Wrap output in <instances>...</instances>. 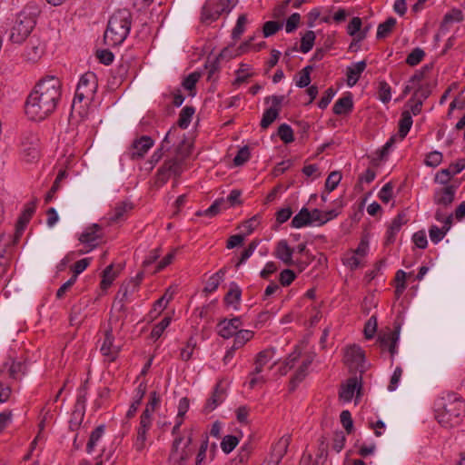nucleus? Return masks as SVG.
<instances>
[{
  "mask_svg": "<svg viewBox=\"0 0 465 465\" xmlns=\"http://www.w3.org/2000/svg\"><path fill=\"white\" fill-rule=\"evenodd\" d=\"M238 443L239 440L236 436L226 435L221 442V448L223 452L228 454L234 450Z\"/></svg>",
  "mask_w": 465,
  "mask_h": 465,
  "instance_id": "nucleus-50",
  "label": "nucleus"
},
{
  "mask_svg": "<svg viewBox=\"0 0 465 465\" xmlns=\"http://www.w3.org/2000/svg\"><path fill=\"white\" fill-rule=\"evenodd\" d=\"M35 212V203L34 202L28 203L25 206L24 211L22 212L21 215L18 218L17 224H16V233L20 234L25 230V226L31 220L33 214Z\"/></svg>",
  "mask_w": 465,
  "mask_h": 465,
  "instance_id": "nucleus-24",
  "label": "nucleus"
},
{
  "mask_svg": "<svg viewBox=\"0 0 465 465\" xmlns=\"http://www.w3.org/2000/svg\"><path fill=\"white\" fill-rule=\"evenodd\" d=\"M463 20L462 11L457 8L452 9L450 13H447L440 25V31L445 34L449 30V24L453 22H461Z\"/></svg>",
  "mask_w": 465,
  "mask_h": 465,
  "instance_id": "nucleus-29",
  "label": "nucleus"
},
{
  "mask_svg": "<svg viewBox=\"0 0 465 465\" xmlns=\"http://www.w3.org/2000/svg\"><path fill=\"white\" fill-rule=\"evenodd\" d=\"M315 38L316 35L313 31H307L301 39L300 51L303 54L310 52L313 47Z\"/></svg>",
  "mask_w": 465,
  "mask_h": 465,
  "instance_id": "nucleus-38",
  "label": "nucleus"
},
{
  "mask_svg": "<svg viewBox=\"0 0 465 465\" xmlns=\"http://www.w3.org/2000/svg\"><path fill=\"white\" fill-rule=\"evenodd\" d=\"M104 433V426L99 425L96 427L91 433L89 440L86 445V450L88 453H91L94 447L96 446L97 442L101 440Z\"/></svg>",
  "mask_w": 465,
  "mask_h": 465,
  "instance_id": "nucleus-37",
  "label": "nucleus"
},
{
  "mask_svg": "<svg viewBox=\"0 0 465 465\" xmlns=\"http://www.w3.org/2000/svg\"><path fill=\"white\" fill-rule=\"evenodd\" d=\"M353 101L351 95L349 94L340 99H338L333 107V114L337 115L347 114L352 111Z\"/></svg>",
  "mask_w": 465,
  "mask_h": 465,
  "instance_id": "nucleus-26",
  "label": "nucleus"
},
{
  "mask_svg": "<svg viewBox=\"0 0 465 465\" xmlns=\"http://www.w3.org/2000/svg\"><path fill=\"white\" fill-rule=\"evenodd\" d=\"M260 216L254 215L251 219L245 221L241 228L242 229L244 234H250L252 232V231L258 226L260 223Z\"/></svg>",
  "mask_w": 465,
  "mask_h": 465,
  "instance_id": "nucleus-62",
  "label": "nucleus"
},
{
  "mask_svg": "<svg viewBox=\"0 0 465 465\" xmlns=\"http://www.w3.org/2000/svg\"><path fill=\"white\" fill-rule=\"evenodd\" d=\"M341 423L342 424L347 434H351L353 430V421L351 419V412L349 411H342L341 415Z\"/></svg>",
  "mask_w": 465,
  "mask_h": 465,
  "instance_id": "nucleus-59",
  "label": "nucleus"
},
{
  "mask_svg": "<svg viewBox=\"0 0 465 465\" xmlns=\"http://www.w3.org/2000/svg\"><path fill=\"white\" fill-rule=\"evenodd\" d=\"M171 322V318L170 317H164L158 324H156L152 331H151V336L152 338L157 340L159 339L163 332L164 331V330L169 326Z\"/></svg>",
  "mask_w": 465,
  "mask_h": 465,
  "instance_id": "nucleus-52",
  "label": "nucleus"
},
{
  "mask_svg": "<svg viewBox=\"0 0 465 465\" xmlns=\"http://www.w3.org/2000/svg\"><path fill=\"white\" fill-rule=\"evenodd\" d=\"M247 23L246 15L242 14L239 15L236 25L232 30V35L233 39H237L244 32V26Z\"/></svg>",
  "mask_w": 465,
  "mask_h": 465,
  "instance_id": "nucleus-58",
  "label": "nucleus"
},
{
  "mask_svg": "<svg viewBox=\"0 0 465 465\" xmlns=\"http://www.w3.org/2000/svg\"><path fill=\"white\" fill-rule=\"evenodd\" d=\"M145 392H146V385L143 383H140L135 390V396H134V399L132 404L129 407V410L127 411L126 418L131 419L135 415V413L138 410V407L140 406Z\"/></svg>",
  "mask_w": 465,
  "mask_h": 465,
  "instance_id": "nucleus-28",
  "label": "nucleus"
},
{
  "mask_svg": "<svg viewBox=\"0 0 465 465\" xmlns=\"http://www.w3.org/2000/svg\"><path fill=\"white\" fill-rule=\"evenodd\" d=\"M432 91V85L429 83H426L424 84H420L417 87L415 90L412 100H420L423 102L426 100L431 94Z\"/></svg>",
  "mask_w": 465,
  "mask_h": 465,
  "instance_id": "nucleus-44",
  "label": "nucleus"
},
{
  "mask_svg": "<svg viewBox=\"0 0 465 465\" xmlns=\"http://www.w3.org/2000/svg\"><path fill=\"white\" fill-rule=\"evenodd\" d=\"M465 169V159L460 158L450 164L448 168L441 169L435 175V183L447 184L450 178Z\"/></svg>",
  "mask_w": 465,
  "mask_h": 465,
  "instance_id": "nucleus-8",
  "label": "nucleus"
},
{
  "mask_svg": "<svg viewBox=\"0 0 465 465\" xmlns=\"http://www.w3.org/2000/svg\"><path fill=\"white\" fill-rule=\"evenodd\" d=\"M195 113V109L193 106H185L182 109L179 114L177 124L182 129H186Z\"/></svg>",
  "mask_w": 465,
  "mask_h": 465,
  "instance_id": "nucleus-34",
  "label": "nucleus"
},
{
  "mask_svg": "<svg viewBox=\"0 0 465 465\" xmlns=\"http://www.w3.org/2000/svg\"><path fill=\"white\" fill-rule=\"evenodd\" d=\"M224 391L217 384L211 397L207 400L204 411L206 412L213 411L220 403L223 401Z\"/></svg>",
  "mask_w": 465,
  "mask_h": 465,
  "instance_id": "nucleus-27",
  "label": "nucleus"
},
{
  "mask_svg": "<svg viewBox=\"0 0 465 465\" xmlns=\"http://www.w3.org/2000/svg\"><path fill=\"white\" fill-rule=\"evenodd\" d=\"M197 343L193 337H190L187 341L185 347L181 349L180 359L184 361H188L193 353V351Z\"/></svg>",
  "mask_w": 465,
  "mask_h": 465,
  "instance_id": "nucleus-45",
  "label": "nucleus"
},
{
  "mask_svg": "<svg viewBox=\"0 0 465 465\" xmlns=\"http://www.w3.org/2000/svg\"><path fill=\"white\" fill-rule=\"evenodd\" d=\"M443 159V155L440 152L433 151L427 154L425 163L428 166L437 167Z\"/></svg>",
  "mask_w": 465,
  "mask_h": 465,
  "instance_id": "nucleus-60",
  "label": "nucleus"
},
{
  "mask_svg": "<svg viewBox=\"0 0 465 465\" xmlns=\"http://www.w3.org/2000/svg\"><path fill=\"white\" fill-rule=\"evenodd\" d=\"M407 223L406 214L400 213L391 222L388 228L385 244L389 245L394 242L396 234L400 232L402 224Z\"/></svg>",
  "mask_w": 465,
  "mask_h": 465,
  "instance_id": "nucleus-18",
  "label": "nucleus"
},
{
  "mask_svg": "<svg viewBox=\"0 0 465 465\" xmlns=\"http://www.w3.org/2000/svg\"><path fill=\"white\" fill-rule=\"evenodd\" d=\"M312 71V66L307 65L298 74V79L296 80V85L300 88L306 87L311 83L310 74Z\"/></svg>",
  "mask_w": 465,
  "mask_h": 465,
  "instance_id": "nucleus-47",
  "label": "nucleus"
},
{
  "mask_svg": "<svg viewBox=\"0 0 465 465\" xmlns=\"http://www.w3.org/2000/svg\"><path fill=\"white\" fill-rule=\"evenodd\" d=\"M397 21L394 17H389L385 22L381 23L377 28V38L383 39L387 37L391 33Z\"/></svg>",
  "mask_w": 465,
  "mask_h": 465,
  "instance_id": "nucleus-33",
  "label": "nucleus"
},
{
  "mask_svg": "<svg viewBox=\"0 0 465 465\" xmlns=\"http://www.w3.org/2000/svg\"><path fill=\"white\" fill-rule=\"evenodd\" d=\"M361 385L358 384L357 378H350L347 380L345 385H343L340 391V398L345 401H351L357 391L358 395L360 394Z\"/></svg>",
  "mask_w": 465,
  "mask_h": 465,
  "instance_id": "nucleus-23",
  "label": "nucleus"
},
{
  "mask_svg": "<svg viewBox=\"0 0 465 465\" xmlns=\"http://www.w3.org/2000/svg\"><path fill=\"white\" fill-rule=\"evenodd\" d=\"M21 154L25 161L30 163L37 160L40 155L39 138L37 134L25 132L21 137Z\"/></svg>",
  "mask_w": 465,
  "mask_h": 465,
  "instance_id": "nucleus-6",
  "label": "nucleus"
},
{
  "mask_svg": "<svg viewBox=\"0 0 465 465\" xmlns=\"http://www.w3.org/2000/svg\"><path fill=\"white\" fill-rule=\"evenodd\" d=\"M291 225L293 228H302L312 225L310 211L306 207L302 208L300 212L292 218Z\"/></svg>",
  "mask_w": 465,
  "mask_h": 465,
  "instance_id": "nucleus-31",
  "label": "nucleus"
},
{
  "mask_svg": "<svg viewBox=\"0 0 465 465\" xmlns=\"http://www.w3.org/2000/svg\"><path fill=\"white\" fill-rule=\"evenodd\" d=\"M293 250L288 245L285 240H281L275 248L274 255L284 264L291 266L294 264L292 261Z\"/></svg>",
  "mask_w": 465,
  "mask_h": 465,
  "instance_id": "nucleus-20",
  "label": "nucleus"
},
{
  "mask_svg": "<svg viewBox=\"0 0 465 465\" xmlns=\"http://www.w3.org/2000/svg\"><path fill=\"white\" fill-rule=\"evenodd\" d=\"M171 173L169 172V169L167 167L166 163L163 164L161 168L158 169L156 174H155V180H154V186L157 188L162 187L163 184L166 183V182L171 177Z\"/></svg>",
  "mask_w": 465,
  "mask_h": 465,
  "instance_id": "nucleus-41",
  "label": "nucleus"
},
{
  "mask_svg": "<svg viewBox=\"0 0 465 465\" xmlns=\"http://www.w3.org/2000/svg\"><path fill=\"white\" fill-rule=\"evenodd\" d=\"M220 17L219 11L214 8L213 1L208 0L202 7L201 22L209 25Z\"/></svg>",
  "mask_w": 465,
  "mask_h": 465,
  "instance_id": "nucleus-25",
  "label": "nucleus"
},
{
  "mask_svg": "<svg viewBox=\"0 0 465 465\" xmlns=\"http://www.w3.org/2000/svg\"><path fill=\"white\" fill-rule=\"evenodd\" d=\"M452 219H453V215L450 214L446 218L445 224H443L442 228H439L436 225L430 226V228L429 230V235H430V238L432 242L438 243L439 242H440L443 239V237L445 236L447 232L451 227Z\"/></svg>",
  "mask_w": 465,
  "mask_h": 465,
  "instance_id": "nucleus-22",
  "label": "nucleus"
},
{
  "mask_svg": "<svg viewBox=\"0 0 465 465\" xmlns=\"http://www.w3.org/2000/svg\"><path fill=\"white\" fill-rule=\"evenodd\" d=\"M312 359L308 357L305 359L302 363L300 365L298 370L296 371L294 376L291 380V390H294L298 383H300L307 375V370L309 366L312 364Z\"/></svg>",
  "mask_w": 465,
  "mask_h": 465,
  "instance_id": "nucleus-30",
  "label": "nucleus"
},
{
  "mask_svg": "<svg viewBox=\"0 0 465 465\" xmlns=\"http://www.w3.org/2000/svg\"><path fill=\"white\" fill-rule=\"evenodd\" d=\"M442 188L436 189L433 194L435 204L448 206L454 201L458 186L454 184H444Z\"/></svg>",
  "mask_w": 465,
  "mask_h": 465,
  "instance_id": "nucleus-10",
  "label": "nucleus"
},
{
  "mask_svg": "<svg viewBox=\"0 0 465 465\" xmlns=\"http://www.w3.org/2000/svg\"><path fill=\"white\" fill-rule=\"evenodd\" d=\"M251 153L248 146L241 148L233 159V163L236 166L244 164L250 159Z\"/></svg>",
  "mask_w": 465,
  "mask_h": 465,
  "instance_id": "nucleus-54",
  "label": "nucleus"
},
{
  "mask_svg": "<svg viewBox=\"0 0 465 465\" xmlns=\"http://www.w3.org/2000/svg\"><path fill=\"white\" fill-rule=\"evenodd\" d=\"M346 436L342 431H336L333 436L332 449L336 452H341L344 448Z\"/></svg>",
  "mask_w": 465,
  "mask_h": 465,
  "instance_id": "nucleus-63",
  "label": "nucleus"
},
{
  "mask_svg": "<svg viewBox=\"0 0 465 465\" xmlns=\"http://www.w3.org/2000/svg\"><path fill=\"white\" fill-rule=\"evenodd\" d=\"M133 203L130 202L118 203L113 212L109 214V223H118L124 220L127 213L133 209Z\"/></svg>",
  "mask_w": 465,
  "mask_h": 465,
  "instance_id": "nucleus-21",
  "label": "nucleus"
},
{
  "mask_svg": "<svg viewBox=\"0 0 465 465\" xmlns=\"http://www.w3.org/2000/svg\"><path fill=\"white\" fill-rule=\"evenodd\" d=\"M226 203L223 199H218L216 201H214L212 205L207 208L206 210H204L203 212H197L196 213V215L198 216H201V215H204V216H210V217H213V216H215L216 214H218L221 211V209L223 207V208H226L225 206Z\"/></svg>",
  "mask_w": 465,
  "mask_h": 465,
  "instance_id": "nucleus-39",
  "label": "nucleus"
},
{
  "mask_svg": "<svg viewBox=\"0 0 465 465\" xmlns=\"http://www.w3.org/2000/svg\"><path fill=\"white\" fill-rule=\"evenodd\" d=\"M275 351L272 348L265 349L260 351L254 360V370L250 375H257L262 371L263 367L272 360Z\"/></svg>",
  "mask_w": 465,
  "mask_h": 465,
  "instance_id": "nucleus-19",
  "label": "nucleus"
},
{
  "mask_svg": "<svg viewBox=\"0 0 465 465\" xmlns=\"http://www.w3.org/2000/svg\"><path fill=\"white\" fill-rule=\"evenodd\" d=\"M114 340L112 330H107L100 351L109 362L114 361L119 353V348L114 344Z\"/></svg>",
  "mask_w": 465,
  "mask_h": 465,
  "instance_id": "nucleus-12",
  "label": "nucleus"
},
{
  "mask_svg": "<svg viewBox=\"0 0 465 465\" xmlns=\"http://www.w3.org/2000/svg\"><path fill=\"white\" fill-rule=\"evenodd\" d=\"M291 442V436L284 435L272 446L270 462L272 465H279L284 455L287 453Z\"/></svg>",
  "mask_w": 465,
  "mask_h": 465,
  "instance_id": "nucleus-13",
  "label": "nucleus"
},
{
  "mask_svg": "<svg viewBox=\"0 0 465 465\" xmlns=\"http://www.w3.org/2000/svg\"><path fill=\"white\" fill-rule=\"evenodd\" d=\"M43 53L44 48L39 38L31 37L25 49L24 55L25 59L30 62H35L41 57Z\"/></svg>",
  "mask_w": 465,
  "mask_h": 465,
  "instance_id": "nucleus-17",
  "label": "nucleus"
},
{
  "mask_svg": "<svg viewBox=\"0 0 465 465\" xmlns=\"http://www.w3.org/2000/svg\"><path fill=\"white\" fill-rule=\"evenodd\" d=\"M153 145V140L147 135H143L139 139L134 140L129 149V155L131 159L134 160L143 158Z\"/></svg>",
  "mask_w": 465,
  "mask_h": 465,
  "instance_id": "nucleus-7",
  "label": "nucleus"
},
{
  "mask_svg": "<svg viewBox=\"0 0 465 465\" xmlns=\"http://www.w3.org/2000/svg\"><path fill=\"white\" fill-rule=\"evenodd\" d=\"M62 97V83L59 78L47 75L41 79L28 95L25 114L33 121H42L52 114Z\"/></svg>",
  "mask_w": 465,
  "mask_h": 465,
  "instance_id": "nucleus-1",
  "label": "nucleus"
},
{
  "mask_svg": "<svg viewBox=\"0 0 465 465\" xmlns=\"http://www.w3.org/2000/svg\"><path fill=\"white\" fill-rule=\"evenodd\" d=\"M282 25L276 21H268L263 25V35L264 37H269L276 34L281 28Z\"/></svg>",
  "mask_w": 465,
  "mask_h": 465,
  "instance_id": "nucleus-56",
  "label": "nucleus"
},
{
  "mask_svg": "<svg viewBox=\"0 0 465 465\" xmlns=\"http://www.w3.org/2000/svg\"><path fill=\"white\" fill-rule=\"evenodd\" d=\"M101 227L97 223H94L87 227L84 232L79 236V241L82 243L90 247V250L95 248L99 241L102 239Z\"/></svg>",
  "mask_w": 465,
  "mask_h": 465,
  "instance_id": "nucleus-11",
  "label": "nucleus"
},
{
  "mask_svg": "<svg viewBox=\"0 0 465 465\" xmlns=\"http://www.w3.org/2000/svg\"><path fill=\"white\" fill-rule=\"evenodd\" d=\"M84 306L82 303L73 305L70 313V323L71 325H78L82 322L80 316Z\"/></svg>",
  "mask_w": 465,
  "mask_h": 465,
  "instance_id": "nucleus-64",
  "label": "nucleus"
},
{
  "mask_svg": "<svg viewBox=\"0 0 465 465\" xmlns=\"http://www.w3.org/2000/svg\"><path fill=\"white\" fill-rule=\"evenodd\" d=\"M35 24V19L31 15L19 13L10 30L9 41L13 44H22L30 35Z\"/></svg>",
  "mask_w": 465,
  "mask_h": 465,
  "instance_id": "nucleus-5",
  "label": "nucleus"
},
{
  "mask_svg": "<svg viewBox=\"0 0 465 465\" xmlns=\"http://www.w3.org/2000/svg\"><path fill=\"white\" fill-rule=\"evenodd\" d=\"M412 125V118L408 111H404L401 114L399 122V135L401 138H405Z\"/></svg>",
  "mask_w": 465,
  "mask_h": 465,
  "instance_id": "nucleus-35",
  "label": "nucleus"
},
{
  "mask_svg": "<svg viewBox=\"0 0 465 465\" xmlns=\"http://www.w3.org/2000/svg\"><path fill=\"white\" fill-rule=\"evenodd\" d=\"M277 134L284 143H291L294 141L293 131L287 124H282L278 127Z\"/></svg>",
  "mask_w": 465,
  "mask_h": 465,
  "instance_id": "nucleus-42",
  "label": "nucleus"
},
{
  "mask_svg": "<svg viewBox=\"0 0 465 465\" xmlns=\"http://www.w3.org/2000/svg\"><path fill=\"white\" fill-rule=\"evenodd\" d=\"M379 99L383 103L387 104L391 99V89L386 81H380L378 84Z\"/></svg>",
  "mask_w": 465,
  "mask_h": 465,
  "instance_id": "nucleus-46",
  "label": "nucleus"
},
{
  "mask_svg": "<svg viewBox=\"0 0 465 465\" xmlns=\"http://www.w3.org/2000/svg\"><path fill=\"white\" fill-rule=\"evenodd\" d=\"M279 116V113L274 108H267L261 120V127L262 129H267Z\"/></svg>",
  "mask_w": 465,
  "mask_h": 465,
  "instance_id": "nucleus-43",
  "label": "nucleus"
},
{
  "mask_svg": "<svg viewBox=\"0 0 465 465\" xmlns=\"http://www.w3.org/2000/svg\"><path fill=\"white\" fill-rule=\"evenodd\" d=\"M114 280V273L113 272V265H108L103 272V279L101 281V287L103 289L108 288Z\"/></svg>",
  "mask_w": 465,
  "mask_h": 465,
  "instance_id": "nucleus-61",
  "label": "nucleus"
},
{
  "mask_svg": "<svg viewBox=\"0 0 465 465\" xmlns=\"http://www.w3.org/2000/svg\"><path fill=\"white\" fill-rule=\"evenodd\" d=\"M241 325L242 322L239 317H234L231 320L223 319L217 325L219 329L218 333L221 337L229 339L240 331Z\"/></svg>",
  "mask_w": 465,
  "mask_h": 465,
  "instance_id": "nucleus-14",
  "label": "nucleus"
},
{
  "mask_svg": "<svg viewBox=\"0 0 465 465\" xmlns=\"http://www.w3.org/2000/svg\"><path fill=\"white\" fill-rule=\"evenodd\" d=\"M464 411V401L455 394H450L436 410L435 418L443 427H454L460 424Z\"/></svg>",
  "mask_w": 465,
  "mask_h": 465,
  "instance_id": "nucleus-3",
  "label": "nucleus"
},
{
  "mask_svg": "<svg viewBox=\"0 0 465 465\" xmlns=\"http://www.w3.org/2000/svg\"><path fill=\"white\" fill-rule=\"evenodd\" d=\"M200 77H201V74L199 73H197V72L191 73L188 76H186L183 79V81L182 83L183 87L190 92L193 91L195 88V84L199 81Z\"/></svg>",
  "mask_w": 465,
  "mask_h": 465,
  "instance_id": "nucleus-53",
  "label": "nucleus"
},
{
  "mask_svg": "<svg viewBox=\"0 0 465 465\" xmlns=\"http://www.w3.org/2000/svg\"><path fill=\"white\" fill-rule=\"evenodd\" d=\"M97 77L95 74L93 72H87L81 76L76 89L86 93V94L94 96L97 89Z\"/></svg>",
  "mask_w": 465,
  "mask_h": 465,
  "instance_id": "nucleus-16",
  "label": "nucleus"
},
{
  "mask_svg": "<svg viewBox=\"0 0 465 465\" xmlns=\"http://www.w3.org/2000/svg\"><path fill=\"white\" fill-rule=\"evenodd\" d=\"M133 22V16L128 9L116 10L109 18L107 27L104 35L105 45L117 46L129 35Z\"/></svg>",
  "mask_w": 465,
  "mask_h": 465,
  "instance_id": "nucleus-2",
  "label": "nucleus"
},
{
  "mask_svg": "<svg viewBox=\"0 0 465 465\" xmlns=\"http://www.w3.org/2000/svg\"><path fill=\"white\" fill-rule=\"evenodd\" d=\"M377 331V319L375 316H371L364 326V336L367 340L373 338Z\"/></svg>",
  "mask_w": 465,
  "mask_h": 465,
  "instance_id": "nucleus-57",
  "label": "nucleus"
},
{
  "mask_svg": "<svg viewBox=\"0 0 465 465\" xmlns=\"http://www.w3.org/2000/svg\"><path fill=\"white\" fill-rule=\"evenodd\" d=\"M341 180V174L340 172H331L325 181V190L332 192L335 190Z\"/></svg>",
  "mask_w": 465,
  "mask_h": 465,
  "instance_id": "nucleus-49",
  "label": "nucleus"
},
{
  "mask_svg": "<svg viewBox=\"0 0 465 465\" xmlns=\"http://www.w3.org/2000/svg\"><path fill=\"white\" fill-rule=\"evenodd\" d=\"M152 417L149 416V411L144 410L140 417V424L137 429L138 431L147 433L152 426Z\"/></svg>",
  "mask_w": 465,
  "mask_h": 465,
  "instance_id": "nucleus-55",
  "label": "nucleus"
},
{
  "mask_svg": "<svg viewBox=\"0 0 465 465\" xmlns=\"http://www.w3.org/2000/svg\"><path fill=\"white\" fill-rule=\"evenodd\" d=\"M363 361L364 352L360 346L353 344L345 349L344 362L351 368H357Z\"/></svg>",
  "mask_w": 465,
  "mask_h": 465,
  "instance_id": "nucleus-15",
  "label": "nucleus"
},
{
  "mask_svg": "<svg viewBox=\"0 0 465 465\" xmlns=\"http://www.w3.org/2000/svg\"><path fill=\"white\" fill-rule=\"evenodd\" d=\"M225 275V270L221 269L217 272L213 273L207 281L203 292L206 293H212L215 292L223 280Z\"/></svg>",
  "mask_w": 465,
  "mask_h": 465,
  "instance_id": "nucleus-32",
  "label": "nucleus"
},
{
  "mask_svg": "<svg viewBox=\"0 0 465 465\" xmlns=\"http://www.w3.org/2000/svg\"><path fill=\"white\" fill-rule=\"evenodd\" d=\"M252 331L248 330H240L237 333L234 334L233 344L232 347H233L235 350L242 348L248 341L252 338Z\"/></svg>",
  "mask_w": 465,
  "mask_h": 465,
  "instance_id": "nucleus-36",
  "label": "nucleus"
},
{
  "mask_svg": "<svg viewBox=\"0 0 465 465\" xmlns=\"http://www.w3.org/2000/svg\"><path fill=\"white\" fill-rule=\"evenodd\" d=\"M400 337V330L394 329L383 334H380L377 342L381 350H388L391 357L397 353V342Z\"/></svg>",
  "mask_w": 465,
  "mask_h": 465,
  "instance_id": "nucleus-9",
  "label": "nucleus"
},
{
  "mask_svg": "<svg viewBox=\"0 0 465 465\" xmlns=\"http://www.w3.org/2000/svg\"><path fill=\"white\" fill-rule=\"evenodd\" d=\"M327 457H328L327 445L325 444V439L322 438L313 465H323L327 460Z\"/></svg>",
  "mask_w": 465,
  "mask_h": 465,
  "instance_id": "nucleus-51",
  "label": "nucleus"
},
{
  "mask_svg": "<svg viewBox=\"0 0 465 465\" xmlns=\"http://www.w3.org/2000/svg\"><path fill=\"white\" fill-rule=\"evenodd\" d=\"M184 436H177L173 439L169 460L172 465H186L187 460L192 457L193 449L192 431H184Z\"/></svg>",
  "mask_w": 465,
  "mask_h": 465,
  "instance_id": "nucleus-4",
  "label": "nucleus"
},
{
  "mask_svg": "<svg viewBox=\"0 0 465 465\" xmlns=\"http://www.w3.org/2000/svg\"><path fill=\"white\" fill-rule=\"evenodd\" d=\"M242 291L239 286L232 282L231 284L229 292L226 293L224 297V302L228 305H232L234 303H238L241 300Z\"/></svg>",
  "mask_w": 465,
  "mask_h": 465,
  "instance_id": "nucleus-40",
  "label": "nucleus"
},
{
  "mask_svg": "<svg viewBox=\"0 0 465 465\" xmlns=\"http://www.w3.org/2000/svg\"><path fill=\"white\" fill-rule=\"evenodd\" d=\"M424 56V51L420 47H416L407 56L406 63L411 66H415L422 61Z\"/></svg>",
  "mask_w": 465,
  "mask_h": 465,
  "instance_id": "nucleus-48",
  "label": "nucleus"
}]
</instances>
